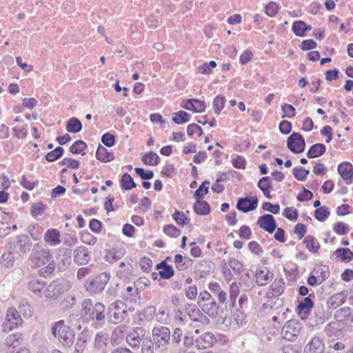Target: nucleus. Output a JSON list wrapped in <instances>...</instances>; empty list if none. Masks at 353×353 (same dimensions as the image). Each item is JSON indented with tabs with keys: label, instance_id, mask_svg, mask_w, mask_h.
Wrapping results in <instances>:
<instances>
[{
	"label": "nucleus",
	"instance_id": "1",
	"mask_svg": "<svg viewBox=\"0 0 353 353\" xmlns=\"http://www.w3.org/2000/svg\"><path fill=\"white\" fill-rule=\"evenodd\" d=\"M30 259L33 266L39 268V274L41 276L47 277L54 270L55 262L50 250L39 243L34 245Z\"/></svg>",
	"mask_w": 353,
	"mask_h": 353
},
{
	"label": "nucleus",
	"instance_id": "2",
	"mask_svg": "<svg viewBox=\"0 0 353 353\" xmlns=\"http://www.w3.org/2000/svg\"><path fill=\"white\" fill-rule=\"evenodd\" d=\"M51 332L63 348L71 347L74 342L75 332L63 320L55 322L51 327Z\"/></svg>",
	"mask_w": 353,
	"mask_h": 353
},
{
	"label": "nucleus",
	"instance_id": "3",
	"mask_svg": "<svg viewBox=\"0 0 353 353\" xmlns=\"http://www.w3.org/2000/svg\"><path fill=\"white\" fill-rule=\"evenodd\" d=\"M82 307L86 315H88L92 320H96L95 325L101 326L105 323V307L100 302L94 304L90 299H85L82 303Z\"/></svg>",
	"mask_w": 353,
	"mask_h": 353
},
{
	"label": "nucleus",
	"instance_id": "4",
	"mask_svg": "<svg viewBox=\"0 0 353 353\" xmlns=\"http://www.w3.org/2000/svg\"><path fill=\"white\" fill-rule=\"evenodd\" d=\"M152 343L156 349L161 352H165L171 340V332L165 326L154 327L152 331Z\"/></svg>",
	"mask_w": 353,
	"mask_h": 353
},
{
	"label": "nucleus",
	"instance_id": "5",
	"mask_svg": "<svg viewBox=\"0 0 353 353\" xmlns=\"http://www.w3.org/2000/svg\"><path fill=\"white\" fill-rule=\"evenodd\" d=\"M71 287L68 281L59 279L51 282L45 289L43 293L46 298L57 299L62 294L70 290Z\"/></svg>",
	"mask_w": 353,
	"mask_h": 353
},
{
	"label": "nucleus",
	"instance_id": "6",
	"mask_svg": "<svg viewBox=\"0 0 353 353\" xmlns=\"http://www.w3.org/2000/svg\"><path fill=\"white\" fill-rule=\"evenodd\" d=\"M23 324V319L19 312L14 307H9L6 312L4 322L1 324L2 331L8 333L12 330L17 329Z\"/></svg>",
	"mask_w": 353,
	"mask_h": 353
},
{
	"label": "nucleus",
	"instance_id": "7",
	"mask_svg": "<svg viewBox=\"0 0 353 353\" xmlns=\"http://www.w3.org/2000/svg\"><path fill=\"white\" fill-rule=\"evenodd\" d=\"M198 305L209 316H214L218 313V305L215 299L207 291L201 292L198 298Z\"/></svg>",
	"mask_w": 353,
	"mask_h": 353
},
{
	"label": "nucleus",
	"instance_id": "8",
	"mask_svg": "<svg viewBox=\"0 0 353 353\" xmlns=\"http://www.w3.org/2000/svg\"><path fill=\"white\" fill-rule=\"evenodd\" d=\"M108 315L110 322L114 324L121 323L128 315L126 305L121 301L112 303L109 306Z\"/></svg>",
	"mask_w": 353,
	"mask_h": 353
},
{
	"label": "nucleus",
	"instance_id": "9",
	"mask_svg": "<svg viewBox=\"0 0 353 353\" xmlns=\"http://www.w3.org/2000/svg\"><path fill=\"white\" fill-rule=\"evenodd\" d=\"M301 329V324L297 321H288L282 328L281 335L283 339L292 341L299 335Z\"/></svg>",
	"mask_w": 353,
	"mask_h": 353
},
{
	"label": "nucleus",
	"instance_id": "10",
	"mask_svg": "<svg viewBox=\"0 0 353 353\" xmlns=\"http://www.w3.org/2000/svg\"><path fill=\"white\" fill-rule=\"evenodd\" d=\"M287 145L292 152L299 154L304 151L305 142L301 134L293 132L288 138Z\"/></svg>",
	"mask_w": 353,
	"mask_h": 353
},
{
	"label": "nucleus",
	"instance_id": "11",
	"mask_svg": "<svg viewBox=\"0 0 353 353\" xmlns=\"http://www.w3.org/2000/svg\"><path fill=\"white\" fill-rule=\"evenodd\" d=\"M185 311L192 321L199 322L203 325H207L210 323V319L194 304H185Z\"/></svg>",
	"mask_w": 353,
	"mask_h": 353
},
{
	"label": "nucleus",
	"instance_id": "12",
	"mask_svg": "<svg viewBox=\"0 0 353 353\" xmlns=\"http://www.w3.org/2000/svg\"><path fill=\"white\" fill-rule=\"evenodd\" d=\"M110 274L107 272H102L90 281L89 289L90 291L97 293L104 290L110 279Z\"/></svg>",
	"mask_w": 353,
	"mask_h": 353
},
{
	"label": "nucleus",
	"instance_id": "13",
	"mask_svg": "<svg viewBox=\"0 0 353 353\" xmlns=\"http://www.w3.org/2000/svg\"><path fill=\"white\" fill-rule=\"evenodd\" d=\"M258 206L256 197H248L239 199L236 203V208L244 213L254 210Z\"/></svg>",
	"mask_w": 353,
	"mask_h": 353
},
{
	"label": "nucleus",
	"instance_id": "14",
	"mask_svg": "<svg viewBox=\"0 0 353 353\" xmlns=\"http://www.w3.org/2000/svg\"><path fill=\"white\" fill-rule=\"evenodd\" d=\"M256 224L259 228L270 234L273 233L276 228L275 219L274 216L270 214H265L259 216Z\"/></svg>",
	"mask_w": 353,
	"mask_h": 353
},
{
	"label": "nucleus",
	"instance_id": "15",
	"mask_svg": "<svg viewBox=\"0 0 353 353\" xmlns=\"http://www.w3.org/2000/svg\"><path fill=\"white\" fill-rule=\"evenodd\" d=\"M145 330L142 327H137L127 335L126 341L132 347H139L141 341L144 338Z\"/></svg>",
	"mask_w": 353,
	"mask_h": 353
},
{
	"label": "nucleus",
	"instance_id": "16",
	"mask_svg": "<svg viewBox=\"0 0 353 353\" xmlns=\"http://www.w3.org/2000/svg\"><path fill=\"white\" fill-rule=\"evenodd\" d=\"M31 241L26 235L21 234L17 236L14 247L20 256L26 254L31 247Z\"/></svg>",
	"mask_w": 353,
	"mask_h": 353
},
{
	"label": "nucleus",
	"instance_id": "17",
	"mask_svg": "<svg viewBox=\"0 0 353 353\" xmlns=\"http://www.w3.org/2000/svg\"><path fill=\"white\" fill-rule=\"evenodd\" d=\"M347 296V291H342L333 294L327 301V307L330 309H336L345 302Z\"/></svg>",
	"mask_w": 353,
	"mask_h": 353
},
{
	"label": "nucleus",
	"instance_id": "18",
	"mask_svg": "<svg viewBox=\"0 0 353 353\" xmlns=\"http://www.w3.org/2000/svg\"><path fill=\"white\" fill-rule=\"evenodd\" d=\"M324 344L318 337H314L305 346L304 353H323Z\"/></svg>",
	"mask_w": 353,
	"mask_h": 353
},
{
	"label": "nucleus",
	"instance_id": "19",
	"mask_svg": "<svg viewBox=\"0 0 353 353\" xmlns=\"http://www.w3.org/2000/svg\"><path fill=\"white\" fill-rule=\"evenodd\" d=\"M338 172L341 175L342 179L347 181V183H349L348 181L350 182L352 181L353 178V166L349 162H343L338 165Z\"/></svg>",
	"mask_w": 353,
	"mask_h": 353
},
{
	"label": "nucleus",
	"instance_id": "20",
	"mask_svg": "<svg viewBox=\"0 0 353 353\" xmlns=\"http://www.w3.org/2000/svg\"><path fill=\"white\" fill-rule=\"evenodd\" d=\"M90 256L86 248L83 246L77 247L74 250V261L79 265H84L88 263Z\"/></svg>",
	"mask_w": 353,
	"mask_h": 353
},
{
	"label": "nucleus",
	"instance_id": "21",
	"mask_svg": "<svg viewBox=\"0 0 353 353\" xmlns=\"http://www.w3.org/2000/svg\"><path fill=\"white\" fill-rule=\"evenodd\" d=\"M43 239L48 245L56 246L61 243L60 233L56 229H49L45 232Z\"/></svg>",
	"mask_w": 353,
	"mask_h": 353
},
{
	"label": "nucleus",
	"instance_id": "22",
	"mask_svg": "<svg viewBox=\"0 0 353 353\" xmlns=\"http://www.w3.org/2000/svg\"><path fill=\"white\" fill-rule=\"evenodd\" d=\"M214 342V335L210 332L205 333L196 340V346L199 349H206L212 346Z\"/></svg>",
	"mask_w": 353,
	"mask_h": 353
},
{
	"label": "nucleus",
	"instance_id": "23",
	"mask_svg": "<svg viewBox=\"0 0 353 353\" xmlns=\"http://www.w3.org/2000/svg\"><path fill=\"white\" fill-rule=\"evenodd\" d=\"M126 328V325H120L114 329L110 338L112 345H118L122 341Z\"/></svg>",
	"mask_w": 353,
	"mask_h": 353
},
{
	"label": "nucleus",
	"instance_id": "24",
	"mask_svg": "<svg viewBox=\"0 0 353 353\" xmlns=\"http://www.w3.org/2000/svg\"><path fill=\"white\" fill-rule=\"evenodd\" d=\"M124 254L125 251L123 249L112 248L106 252L104 259L107 262L113 263L121 259Z\"/></svg>",
	"mask_w": 353,
	"mask_h": 353
},
{
	"label": "nucleus",
	"instance_id": "25",
	"mask_svg": "<svg viewBox=\"0 0 353 353\" xmlns=\"http://www.w3.org/2000/svg\"><path fill=\"white\" fill-rule=\"evenodd\" d=\"M96 157L99 161L107 163L114 159V154L109 152L105 147L99 145L96 152Z\"/></svg>",
	"mask_w": 353,
	"mask_h": 353
},
{
	"label": "nucleus",
	"instance_id": "26",
	"mask_svg": "<svg viewBox=\"0 0 353 353\" xmlns=\"http://www.w3.org/2000/svg\"><path fill=\"white\" fill-rule=\"evenodd\" d=\"M256 282L259 285L263 286L268 283L272 277V274L268 270H260L256 272Z\"/></svg>",
	"mask_w": 353,
	"mask_h": 353
},
{
	"label": "nucleus",
	"instance_id": "27",
	"mask_svg": "<svg viewBox=\"0 0 353 353\" xmlns=\"http://www.w3.org/2000/svg\"><path fill=\"white\" fill-rule=\"evenodd\" d=\"M326 151V147L323 143H316L312 145L309 149L307 157L309 159H314L323 154Z\"/></svg>",
	"mask_w": 353,
	"mask_h": 353
},
{
	"label": "nucleus",
	"instance_id": "28",
	"mask_svg": "<svg viewBox=\"0 0 353 353\" xmlns=\"http://www.w3.org/2000/svg\"><path fill=\"white\" fill-rule=\"evenodd\" d=\"M342 330V324L338 321H332L325 328L326 334L329 336H339Z\"/></svg>",
	"mask_w": 353,
	"mask_h": 353
},
{
	"label": "nucleus",
	"instance_id": "29",
	"mask_svg": "<svg viewBox=\"0 0 353 353\" xmlns=\"http://www.w3.org/2000/svg\"><path fill=\"white\" fill-rule=\"evenodd\" d=\"M23 341L22 334L16 332L7 336L5 340V344L8 347H17L21 345Z\"/></svg>",
	"mask_w": 353,
	"mask_h": 353
},
{
	"label": "nucleus",
	"instance_id": "30",
	"mask_svg": "<svg viewBox=\"0 0 353 353\" xmlns=\"http://www.w3.org/2000/svg\"><path fill=\"white\" fill-rule=\"evenodd\" d=\"M303 243L306 249L312 253H316L320 248L319 243L311 235L306 236Z\"/></svg>",
	"mask_w": 353,
	"mask_h": 353
},
{
	"label": "nucleus",
	"instance_id": "31",
	"mask_svg": "<svg viewBox=\"0 0 353 353\" xmlns=\"http://www.w3.org/2000/svg\"><path fill=\"white\" fill-rule=\"evenodd\" d=\"M194 211L199 215H206L210 213V208L208 202L196 199L193 207Z\"/></svg>",
	"mask_w": 353,
	"mask_h": 353
},
{
	"label": "nucleus",
	"instance_id": "32",
	"mask_svg": "<svg viewBox=\"0 0 353 353\" xmlns=\"http://www.w3.org/2000/svg\"><path fill=\"white\" fill-rule=\"evenodd\" d=\"M65 128L69 132L77 133L81 130L82 124L78 119L72 117L67 121Z\"/></svg>",
	"mask_w": 353,
	"mask_h": 353
},
{
	"label": "nucleus",
	"instance_id": "33",
	"mask_svg": "<svg viewBox=\"0 0 353 353\" xmlns=\"http://www.w3.org/2000/svg\"><path fill=\"white\" fill-rule=\"evenodd\" d=\"M142 161L148 165H157L159 163V157L154 152H150L145 154L142 158Z\"/></svg>",
	"mask_w": 353,
	"mask_h": 353
},
{
	"label": "nucleus",
	"instance_id": "34",
	"mask_svg": "<svg viewBox=\"0 0 353 353\" xmlns=\"http://www.w3.org/2000/svg\"><path fill=\"white\" fill-rule=\"evenodd\" d=\"M334 254L342 261L349 262L353 259V252L348 248H338Z\"/></svg>",
	"mask_w": 353,
	"mask_h": 353
},
{
	"label": "nucleus",
	"instance_id": "35",
	"mask_svg": "<svg viewBox=\"0 0 353 353\" xmlns=\"http://www.w3.org/2000/svg\"><path fill=\"white\" fill-rule=\"evenodd\" d=\"M351 312L349 307H343L337 310L334 313V319L336 321L342 323L350 316Z\"/></svg>",
	"mask_w": 353,
	"mask_h": 353
},
{
	"label": "nucleus",
	"instance_id": "36",
	"mask_svg": "<svg viewBox=\"0 0 353 353\" xmlns=\"http://www.w3.org/2000/svg\"><path fill=\"white\" fill-rule=\"evenodd\" d=\"M191 115L185 111L181 110L173 114L172 121L176 124H182L190 121Z\"/></svg>",
	"mask_w": 353,
	"mask_h": 353
},
{
	"label": "nucleus",
	"instance_id": "37",
	"mask_svg": "<svg viewBox=\"0 0 353 353\" xmlns=\"http://www.w3.org/2000/svg\"><path fill=\"white\" fill-rule=\"evenodd\" d=\"M174 263L179 270H184L191 265V261L189 259H183L181 254H177L174 256Z\"/></svg>",
	"mask_w": 353,
	"mask_h": 353
},
{
	"label": "nucleus",
	"instance_id": "38",
	"mask_svg": "<svg viewBox=\"0 0 353 353\" xmlns=\"http://www.w3.org/2000/svg\"><path fill=\"white\" fill-rule=\"evenodd\" d=\"M121 186L125 190H130L137 186L131 176L125 173L120 181Z\"/></svg>",
	"mask_w": 353,
	"mask_h": 353
},
{
	"label": "nucleus",
	"instance_id": "39",
	"mask_svg": "<svg viewBox=\"0 0 353 353\" xmlns=\"http://www.w3.org/2000/svg\"><path fill=\"white\" fill-rule=\"evenodd\" d=\"M46 283L37 279H33L28 283V288L32 292L37 294L40 293L44 288Z\"/></svg>",
	"mask_w": 353,
	"mask_h": 353
},
{
	"label": "nucleus",
	"instance_id": "40",
	"mask_svg": "<svg viewBox=\"0 0 353 353\" xmlns=\"http://www.w3.org/2000/svg\"><path fill=\"white\" fill-rule=\"evenodd\" d=\"M312 295L310 294L307 297L303 299V301H300L298 305V310L299 311L303 312L304 313H307L311 308L314 306V303L311 299Z\"/></svg>",
	"mask_w": 353,
	"mask_h": 353
},
{
	"label": "nucleus",
	"instance_id": "41",
	"mask_svg": "<svg viewBox=\"0 0 353 353\" xmlns=\"http://www.w3.org/2000/svg\"><path fill=\"white\" fill-rule=\"evenodd\" d=\"M226 99L223 95H217L213 101V108L216 114H219L223 109Z\"/></svg>",
	"mask_w": 353,
	"mask_h": 353
},
{
	"label": "nucleus",
	"instance_id": "42",
	"mask_svg": "<svg viewBox=\"0 0 353 353\" xmlns=\"http://www.w3.org/2000/svg\"><path fill=\"white\" fill-rule=\"evenodd\" d=\"M86 148H87L86 143L81 140H78V141H76L70 147V151L72 154H81L82 155H84L85 153L83 152V151L85 150Z\"/></svg>",
	"mask_w": 353,
	"mask_h": 353
},
{
	"label": "nucleus",
	"instance_id": "43",
	"mask_svg": "<svg viewBox=\"0 0 353 353\" xmlns=\"http://www.w3.org/2000/svg\"><path fill=\"white\" fill-rule=\"evenodd\" d=\"M330 214V211L325 206L320 207L314 211L315 219L321 222L325 221Z\"/></svg>",
	"mask_w": 353,
	"mask_h": 353
},
{
	"label": "nucleus",
	"instance_id": "44",
	"mask_svg": "<svg viewBox=\"0 0 353 353\" xmlns=\"http://www.w3.org/2000/svg\"><path fill=\"white\" fill-rule=\"evenodd\" d=\"M64 150L62 147H57L54 150L48 152L46 155V159L48 162H53L57 159H59L63 154Z\"/></svg>",
	"mask_w": 353,
	"mask_h": 353
},
{
	"label": "nucleus",
	"instance_id": "45",
	"mask_svg": "<svg viewBox=\"0 0 353 353\" xmlns=\"http://www.w3.org/2000/svg\"><path fill=\"white\" fill-rule=\"evenodd\" d=\"M0 262L6 268H11L14 263V257L10 251L5 252L1 257Z\"/></svg>",
	"mask_w": 353,
	"mask_h": 353
},
{
	"label": "nucleus",
	"instance_id": "46",
	"mask_svg": "<svg viewBox=\"0 0 353 353\" xmlns=\"http://www.w3.org/2000/svg\"><path fill=\"white\" fill-rule=\"evenodd\" d=\"M272 294L274 296H278L281 295L284 289V282L283 280H274L271 285Z\"/></svg>",
	"mask_w": 353,
	"mask_h": 353
},
{
	"label": "nucleus",
	"instance_id": "47",
	"mask_svg": "<svg viewBox=\"0 0 353 353\" xmlns=\"http://www.w3.org/2000/svg\"><path fill=\"white\" fill-rule=\"evenodd\" d=\"M125 263L121 262L119 269L117 272V276L121 279H128L132 274V270L131 268H125Z\"/></svg>",
	"mask_w": 353,
	"mask_h": 353
},
{
	"label": "nucleus",
	"instance_id": "48",
	"mask_svg": "<svg viewBox=\"0 0 353 353\" xmlns=\"http://www.w3.org/2000/svg\"><path fill=\"white\" fill-rule=\"evenodd\" d=\"M305 23L303 21H296L292 24V30L297 37H305L304 28Z\"/></svg>",
	"mask_w": 353,
	"mask_h": 353
},
{
	"label": "nucleus",
	"instance_id": "49",
	"mask_svg": "<svg viewBox=\"0 0 353 353\" xmlns=\"http://www.w3.org/2000/svg\"><path fill=\"white\" fill-rule=\"evenodd\" d=\"M183 335V331L180 327H176L173 330L170 340L173 346L176 347L180 344Z\"/></svg>",
	"mask_w": 353,
	"mask_h": 353
},
{
	"label": "nucleus",
	"instance_id": "50",
	"mask_svg": "<svg viewBox=\"0 0 353 353\" xmlns=\"http://www.w3.org/2000/svg\"><path fill=\"white\" fill-rule=\"evenodd\" d=\"M157 321L161 323H166L169 319L168 312L165 307H160L158 312L156 311Z\"/></svg>",
	"mask_w": 353,
	"mask_h": 353
},
{
	"label": "nucleus",
	"instance_id": "51",
	"mask_svg": "<svg viewBox=\"0 0 353 353\" xmlns=\"http://www.w3.org/2000/svg\"><path fill=\"white\" fill-rule=\"evenodd\" d=\"M172 217L177 224L181 226L187 225L190 222V219L185 216L184 213L178 210L175 211Z\"/></svg>",
	"mask_w": 353,
	"mask_h": 353
},
{
	"label": "nucleus",
	"instance_id": "52",
	"mask_svg": "<svg viewBox=\"0 0 353 353\" xmlns=\"http://www.w3.org/2000/svg\"><path fill=\"white\" fill-rule=\"evenodd\" d=\"M141 315L146 321H152L156 315V307L153 305H148L143 309Z\"/></svg>",
	"mask_w": 353,
	"mask_h": 353
},
{
	"label": "nucleus",
	"instance_id": "53",
	"mask_svg": "<svg viewBox=\"0 0 353 353\" xmlns=\"http://www.w3.org/2000/svg\"><path fill=\"white\" fill-rule=\"evenodd\" d=\"M108 335L103 332H99L96 334L94 338V347L100 349L106 344Z\"/></svg>",
	"mask_w": 353,
	"mask_h": 353
},
{
	"label": "nucleus",
	"instance_id": "54",
	"mask_svg": "<svg viewBox=\"0 0 353 353\" xmlns=\"http://www.w3.org/2000/svg\"><path fill=\"white\" fill-rule=\"evenodd\" d=\"M228 266L232 269L234 274H240L243 270V265L240 261L234 259H230L228 262Z\"/></svg>",
	"mask_w": 353,
	"mask_h": 353
},
{
	"label": "nucleus",
	"instance_id": "55",
	"mask_svg": "<svg viewBox=\"0 0 353 353\" xmlns=\"http://www.w3.org/2000/svg\"><path fill=\"white\" fill-rule=\"evenodd\" d=\"M46 205L40 202L35 203L32 205L31 214L34 217L41 215L46 210Z\"/></svg>",
	"mask_w": 353,
	"mask_h": 353
},
{
	"label": "nucleus",
	"instance_id": "56",
	"mask_svg": "<svg viewBox=\"0 0 353 353\" xmlns=\"http://www.w3.org/2000/svg\"><path fill=\"white\" fill-rule=\"evenodd\" d=\"M281 108L283 112H284V114L282 116V118H293L295 117L296 110L293 105L288 103H284L281 106Z\"/></svg>",
	"mask_w": 353,
	"mask_h": 353
},
{
	"label": "nucleus",
	"instance_id": "57",
	"mask_svg": "<svg viewBox=\"0 0 353 353\" xmlns=\"http://www.w3.org/2000/svg\"><path fill=\"white\" fill-rule=\"evenodd\" d=\"M209 183V181H205V182H203L201 185H199V188L195 191L194 194V197L196 199H201L205 194H208V188L205 186V184Z\"/></svg>",
	"mask_w": 353,
	"mask_h": 353
},
{
	"label": "nucleus",
	"instance_id": "58",
	"mask_svg": "<svg viewBox=\"0 0 353 353\" xmlns=\"http://www.w3.org/2000/svg\"><path fill=\"white\" fill-rule=\"evenodd\" d=\"M309 172V170L303 168H294L293 170V175L299 181H304Z\"/></svg>",
	"mask_w": 353,
	"mask_h": 353
},
{
	"label": "nucleus",
	"instance_id": "59",
	"mask_svg": "<svg viewBox=\"0 0 353 353\" xmlns=\"http://www.w3.org/2000/svg\"><path fill=\"white\" fill-rule=\"evenodd\" d=\"M283 214L286 219L290 221L296 220L299 216L298 210L293 208H286Z\"/></svg>",
	"mask_w": 353,
	"mask_h": 353
},
{
	"label": "nucleus",
	"instance_id": "60",
	"mask_svg": "<svg viewBox=\"0 0 353 353\" xmlns=\"http://www.w3.org/2000/svg\"><path fill=\"white\" fill-rule=\"evenodd\" d=\"M258 187L262 191L265 190H271L272 182L270 176L262 177L258 182Z\"/></svg>",
	"mask_w": 353,
	"mask_h": 353
},
{
	"label": "nucleus",
	"instance_id": "61",
	"mask_svg": "<svg viewBox=\"0 0 353 353\" xmlns=\"http://www.w3.org/2000/svg\"><path fill=\"white\" fill-rule=\"evenodd\" d=\"M163 232L171 237H178L180 235V230L173 225H168L164 227Z\"/></svg>",
	"mask_w": 353,
	"mask_h": 353
},
{
	"label": "nucleus",
	"instance_id": "62",
	"mask_svg": "<svg viewBox=\"0 0 353 353\" xmlns=\"http://www.w3.org/2000/svg\"><path fill=\"white\" fill-rule=\"evenodd\" d=\"M187 133L189 136H192L194 134H196L198 137H201L203 133V130L197 124L191 123L187 127Z\"/></svg>",
	"mask_w": 353,
	"mask_h": 353
},
{
	"label": "nucleus",
	"instance_id": "63",
	"mask_svg": "<svg viewBox=\"0 0 353 353\" xmlns=\"http://www.w3.org/2000/svg\"><path fill=\"white\" fill-rule=\"evenodd\" d=\"M136 173L143 179V180H149L153 178L154 173L150 171H145L144 169L141 168H136L134 169Z\"/></svg>",
	"mask_w": 353,
	"mask_h": 353
},
{
	"label": "nucleus",
	"instance_id": "64",
	"mask_svg": "<svg viewBox=\"0 0 353 353\" xmlns=\"http://www.w3.org/2000/svg\"><path fill=\"white\" fill-rule=\"evenodd\" d=\"M102 143L107 147H112L115 142V137L110 133H105L101 137Z\"/></svg>",
	"mask_w": 353,
	"mask_h": 353
}]
</instances>
